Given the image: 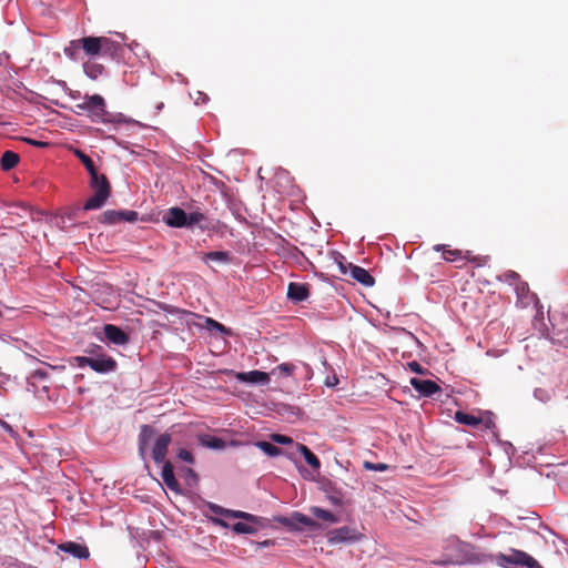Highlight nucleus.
<instances>
[{
  "label": "nucleus",
  "instance_id": "obj_10",
  "mask_svg": "<svg viewBox=\"0 0 568 568\" xmlns=\"http://www.w3.org/2000/svg\"><path fill=\"white\" fill-rule=\"evenodd\" d=\"M164 222L171 227H187L186 212L181 207H171L163 217Z\"/></svg>",
  "mask_w": 568,
  "mask_h": 568
},
{
  "label": "nucleus",
  "instance_id": "obj_22",
  "mask_svg": "<svg viewBox=\"0 0 568 568\" xmlns=\"http://www.w3.org/2000/svg\"><path fill=\"white\" fill-rule=\"evenodd\" d=\"M19 155L13 151H6L1 156V169L3 171H10L19 163Z\"/></svg>",
  "mask_w": 568,
  "mask_h": 568
},
{
  "label": "nucleus",
  "instance_id": "obj_24",
  "mask_svg": "<svg viewBox=\"0 0 568 568\" xmlns=\"http://www.w3.org/2000/svg\"><path fill=\"white\" fill-rule=\"evenodd\" d=\"M298 450L304 456L306 463L315 470H318L321 467L320 459L312 453V450L305 445L300 444Z\"/></svg>",
  "mask_w": 568,
  "mask_h": 568
},
{
  "label": "nucleus",
  "instance_id": "obj_16",
  "mask_svg": "<svg viewBox=\"0 0 568 568\" xmlns=\"http://www.w3.org/2000/svg\"><path fill=\"white\" fill-rule=\"evenodd\" d=\"M60 548L64 552H69L79 559H87L90 556L88 547L77 542H65L61 545Z\"/></svg>",
  "mask_w": 568,
  "mask_h": 568
},
{
  "label": "nucleus",
  "instance_id": "obj_21",
  "mask_svg": "<svg viewBox=\"0 0 568 568\" xmlns=\"http://www.w3.org/2000/svg\"><path fill=\"white\" fill-rule=\"evenodd\" d=\"M202 260L204 262L215 261L222 264H226L231 261V254L226 251H212L204 253Z\"/></svg>",
  "mask_w": 568,
  "mask_h": 568
},
{
  "label": "nucleus",
  "instance_id": "obj_14",
  "mask_svg": "<svg viewBox=\"0 0 568 568\" xmlns=\"http://www.w3.org/2000/svg\"><path fill=\"white\" fill-rule=\"evenodd\" d=\"M190 212L186 213L187 216V227L191 229L193 226H199L202 231H206L210 229L207 216L201 212L199 209L192 210L189 207Z\"/></svg>",
  "mask_w": 568,
  "mask_h": 568
},
{
  "label": "nucleus",
  "instance_id": "obj_29",
  "mask_svg": "<svg viewBox=\"0 0 568 568\" xmlns=\"http://www.w3.org/2000/svg\"><path fill=\"white\" fill-rule=\"evenodd\" d=\"M436 251H443V257L445 261L452 262L462 256V251L459 250H445V245L437 244L434 246Z\"/></svg>",
  "mask_w": 568,
  "mask_h": 568
},
{
  "label": "nucleus",
  "instance_id": "obj_15",
  "mask_svg": "<svg viewBox=\"0 0 568 568\" xmlns=\"http://www.w3.org/2000/svg\"><path fill=\"white\" fill-rule=\"evenodd\" d=\"M237 379L252 384H267L270 382V374L261 371H251L237 374Z\"/></svg>",
  "mask_w": 568,
  "mask_h": 568
},
{
  "label": "nucleus",
  "instance_id": "obj_23",
  "mask_svg": "<svg viewBox=\"0 0 568 568\" xmlns=\"http://www.w3.org/2000/svg\"><path fill=\"white\" fill-rule=\"evenodd\" d=\"M296 366L292 363H282L271 371V375L277 377H288L294 374Z\"/></svg>",
  "mask_w": 568,
  "mask_h": 568
},
{
  "label": "nucleus",
  "instance_id": "obj_11",
  "mask_svg": "<svg viewBox=\"0 0 568 568\" xmlns=\"http://www.w3.org/2000/svg\"><path fill=\"white\" fill-rule=\"evenodd\" d=\"M105 338L114 345H125L129 343V335L119 326L106 324L103 327Z\"/></svg>",
  "mask_w": 568,
  "mask_h": 568
},
{
  "label": "nucleus",
  "instance_id": "obj_2",
  "mask_svg": "<svg viewBox=\"0 0 568 568\" xmlns=\"http://www.w3.org/2000/svg\"><path fill=\"white\" fill-rule=\"evenodd\" d=\"M90 187L93 190L91 195L83 205V210L91 211L101 209L111 196V184L105 174L98 172L97 179L90 178Z\"/></svg>",
  "mask_w": 568,
  "mask_h": 568
},
{
  "label": "nucleus",
  "instance_id": "obj_7",
  "mask_svg": "<svg viewBox=\"0 0 568 568\" xmlns=\"http://www.w3.org/2000/svg\"><path fill=\"white\" fill-rule=\"evenodd\" d=\"M139 217V214L136 211H129V210H108L103 212L99 221L103 224L114 225L121 222H136Z\"/></svg>",
  "mask_w": 568,
  "mask_h": 568
},
{
  "label": "nucleus",
  "instance_id": "obj_47",
  "mask_svg": "<svg viewBox=\"0 0 568 568\" xmlns=\"http://www.w3.org/2000/svg\"><path fill=\"white\" fill-rule=\"evenodd\" d=\"M329 499L335 505H341V503H342L339 498L334 497V496H331Z\"/></svg>",
  "mask_w": 568,
  "mask_h": 568
},
{
  "label": "nucleus",
  "instance_id": "obj_45",
  "mask_svg": "<svg viewBox=\"0 0 568 568\" xmlns=\"http://www.w3.org/2000/svg\"><path fill=\"white\" fill-rule=\"evenodd\" d=\"M212 521L215 524V525H219V526H222L224 528H227L229 527V524L226 521H224L223 519L221 518H212Z\"/></svg>",
  "mask_w": 568,
  "mask_h": 568
},
{
  "label": "nucleus",
  "instance_id": "obj_20",
  "mask_svg": "<svg viewBox=\"0 0 568 568\" xmlns=\"http://www.w3.org/2000/svg\"><path fill=\"white\" fill-rule=\"evenodd\" d=\"M199 443L207 448L212 449H222L225 447V443L223 439L211 436V435H200L199 436Z\"/></svg>",
  "mask_w": 568,
  "mask_h": 568
},
{
  "label": "nucleus",
  "instance_id": "obj_32",
  "mask_svg": "<svg viewBox=\"0 0 568 568\" xmlns=\"http://www.w3.org/2000/svg\"><path fill=\"white\" fill-rule=\"evenodd\" d=\"M205 327L210 331H217L221 333L227 332V328L223 324L219 323L217 321H215L211 317L205 318Z\"/></svg>",
  "mask_w": 568,
  "mask_h": 568
},
{
  "label": "nucleus",
  "instance_id": "obj_39",
  "mask_svg": "<svg viewBox=\"0 0 568 568\" xmlns=\"http://www.w3.org/2000/svg\"><path fill=\"white\" fill-rule=\"evenodd\" d=\"M209 508L211 509V511H213L214 514L216 515H221V516H224L226 517V513H227V509L226 508H223L216 504H212L210 503L209 504Z\"/></svg>",
  "mask_w": 568,
  "mask_h": 568
},
{
  "label": "nucleus",
  "instance_id": "obj_4",
  "mask_svg": "<svg viewBox=\"0 0 568 568\" xmlns=\"http://www.w3.org/2000/svg\"><path fill=\"white\" fill-rule=\"evenodd\" d=\"M496 562L503 568H516L518 566L527 568H540L538 561L523 550L510 549V554H498Z\"/></svg>",
  "mask_w": 568,
  "mask_h": 568
},
{
  "label": "nucleus",
  "instance_id": "obj_46",
  "mask_svg": "<svg viewBox=\"0 0 568 568\" xmlns=\"http://www.w3.org/2000/svg\"><path fill=\"white\" fill-rule=\"evenodd\" d=\"M34 376L40 377V378H45L48 376V374L42 369H37L34 372Z\"/></svg>",
  "mask_w": 568,
  "mask_h": 568
},
{
  "label": "nucleus",
  "instance_id": "obj_36",
  "mask_svg": "<svg viewBox=\"0 0 568 568\" xmlns=\"http://www.w3.org/2000/svg\"><path fill=\"white\" fill-rule=\"evenodd\" d=\"M178 457L187 464L194 463L193 455L187 449H184V448L179 449Z\"/></svg>",
  "mask_w": 568,
  "mask_h": 568
},
{
  "label": "nucleus",
  "instance_id": "obj_35",
  "mask_svg": "<svg viewBox=\"0 0 568 568\" xmlns=\"http://www.w3.org/2000/svg\"><path fill=\"white\" fill-rule=\"evenodd\" d=\"M408 368L410 372L413 373H416V374H422V375H425V374H428V369L424 368L418 362L416 361H413V362H409L408 364Z\"/></svg>",
  "mask_w": 568,
  "mask_h": 568
},
{
  "label": "nucleus",
  "instance_id": "obj_30",
  "mask_svg": "<svg viewBox=\"0 0 568 568\" xmlns=\"http://www.w3.org/2000/svg\"><path fill=\"white\" fill-rule=\"evenodd\" d=\"M256 446L271 457L278 456L282 453L281 448L268 442H258Z\"/></svg>",
  "mask_w": 568,
  "mask_h": 568
},
{
  "label": "nucleus",
  "instance_id": "obj_40",
  "mask_svg": "<svg viewBox=\"0 0 568 568\" xmlns=\"http://www.w3.org/2000/svg\"><path fill=\"white\" fill-rule=\"evenodd\" d=\"M159 307L168 313H171V314H179V313H182L181 310H179L178 307H174V306H171V305H168V304H164V303H158Z\"/></svg>",
  "mask_w": 568,
  "mask_h": 568
},
{
  "label": "nucleus",
  "instance_id": "obj_49",
  "mask_svg": "<svg viewBox=\"0 0 568 568\" xmlns=\"http://www.w3.org/2000/svg\"><path fill=\"white\" fill-rule=\"evenodd\" d=\"M187 471L192 475H194V471L192 469H187Z\"/></svg>",
  "mask_w": 568,
  "mask_h": 568
},
{
  "label": "nucleus",
  "instance_id": "obj_6",
  "mask_svg": "<svg viewBox=\"0 0 568 568\" xmlns=\"http://www.w3.org/2000/svg\"><path fill=\"white\" fill-rule=\"evenodd\" d=\"M74 359L79 367L89 366L100 374L114 372L118 366L116 361L113 357L104 354L97 357L77 356Z\"/></svg>",
  "mask_w": 568,
  "mask_h": 568
},
{
  "label": "nucleus",
  "instance_id": "obj_37",
  "mask_svg": "<svg viewBox=\"0 0 568 568\" xmlns=\"http://www.w3.org/2000/svg\"><path fill=\"white\" fill-rule=\"evenodd\" d=\"M528 290V284L521 280L515 284V291L519 297L525 296Z\"/></svg>",
  "mask_w": 568,
  "mask_h": 568
},
{
  "label": "nucleus",
  "instance_id": "obj_31",
  "mask_svg": "<svg viewBox=\"0 0 568 568\" xmlns=\"http://www.w3.org/2000/svg\"><path fill=\"white\" fill-rule=\"evenodd\" d=\"M292 520L295 521L296 524H300L305 527H311V528L317 527L316 521H314L312 518H310L306 515H303L301 513H294L292 516Z\"/></svg>",
  "mask_w": 568,
  "mask_h": 568
},
{
  "label": "nucleus",
  "instance_id": "obj_41",
  "mask_svg": "<svg viewBox=\"0 0 568 568\" xmlns=\"http://www.w3.org/2000/svg\"><path fill=\"white\" fill-rule=\"evenodd\" d=\"M102 67L101 65H93L92 70H89L88 67H85V72L90 78L95 79L98 77V73H101Z\"/></svg>",
  "mask_w": 568,
  "mask_h": 568
},
{
  "label": "nucleus",
  "instance_id": "obj_13",
  "mask_svg": "<svg viewBox=\"0 0 568 568\" xmlns=\"http://www.w3.org/2000/svg\"><path fill=\"white\" fill-rule=\"evenodd\" d=\"M310 295L307 284L292 282L287 287V297L293 302H303Z\"/></svg>",
  "mask_w": 568,
  "mask_h": 568
},
{
  "label": "nucleus",
  "instance_id": "obj_34",
  "mask_svg": "<svg viewBox=\"0 0 568 568\" xmlns=\"http://www.w3.org/2000/svg\"><path fill=\"white\" fill-rule=\"evenodd\" d=\"M503 277L506 282H508L510 285H515L517 282L520 281V276L515 271H507L503 274Z\"/></svg>",
  "mask_w": 568,
  "mask_h": 568
},
{
  "label": "nucleus",
  "instance_id": "obj_19",
  "mask_svg": "<svg viewBox=\"0 0 568 568\" xmlns=\"http://www.w3.org/2000/svg\"><path fill=\"white\" fill-rule=\"evenodd\" d=\"M74 154L81 161V163L84 165L90 178H93L95 180L97 173L99 171H98L94 162L92 161V159L90 156H88L84 152H82L81 150H75Z\"/></svg>",
  "mask_w": 568,
  "mask_h": 568
},
{
  "label": "nucleus",
  "instance_id": "obj_25",
  "mask_svg": "<svg viewBox=\"0 0 568 568\" xmlns=\"http://www.w3.org/2000/svg\"><path fill=\"white\" fill-rule=\"evenodd\" d=\"M455 420L463 425L477 426L481 423L479 417L458 410L455 413Z\"/></svg>",
  "mask_w": 568,
  "mask_h": 568
},
{
  "label": "nucleus",
  "instance_id": "obj_1",
  "mask_svg": "<svg viewBox=\"0 0 568 568\" xmlns=\"http://www.w3.org/2000/svg\"><path fill=\"white\" fill-rule=\"evenodd\" d=\"M78 49H82L88 57L113 55L118 51L119 44L106 37H84L71 41L65 53L72 57L73 51Z\"/></svg>",
  "mask_w": 568,
  "mask_h": 568
},
{
  "label": "nucleus",
  "instance_id": "obj_8",
  "mask_svg": "<svg viewBox=\"0 0 568 568\" xmlns=\"http://www.w3.org/2000/svg\"><path fill=\"white\" fill-rule=\"evenodd\" d=\"M413 388L424 397H432L442 390L440 386L430 379H420L417 377L410 378Z\"/></svg>",
  "mask_w": 568,
  "mask_h": 568
},
{
  "label": "nucleus",
  "instance_id": "obj_48",
  "mask_svg": "<svg viewBox=\"0 0 568 568\" xmlns=\"http://www.w3.org/2000/svg\"><path fill=\"white\" fill-rule=\"evenodd\" d=\"M2 426H3L6 429L11 430V427H10L7 423L2 422Z\"/></svg>",
  "mask_w": 568,
  "mask_h": 568
},
{
  "label": "nucleus",
  "instance_id": "obj_3",
  "mask_svg": "<svg viewBox=\"0 0 568 568\" xmlns=\"http://www.w3.org/2000/svg\"><path fill=\"white\" fill-rule=\"evenodd\" d=\"M75 113L88 111L92 121L109 122L110 113L106 111V105L103 97L100 94L85 95L84 102L75 104Z\"/></svg>",
  "mask_w": 568,
  "mask_h": 568
},
{
  "label": "nucleus",
  "instance_id": "obj_18",
  "mask_svg": "<svg viewBox=\"0 0 568 568\" xmlns=\"http://www.w3.org/2000/svg\"><path fill=\"white\" fill-rule=\"evenodd\" d=\"M155 435L154 428L149 425H142L139 434V453L142 457L145 455L150 439Z\"/></svg>",
  "mask_w": 568,
  "mask_h": 568
},
{
  "label": "nucleus",
  "instance_id": "obj_12",
  "mask_svg": "<svg viewBox=\"0 0 568 568\" xmlns=\"http://www.w3.org/2000/svg\"><path fill=\"white\" fill-rule=\"evenodd\" d=\"M162 479L163 483L166 485L169 489H171L174 493H181V486L178 481V479L174 476L173 465L169 460L163 462V468H162Z\"/></svg>",
  "mask_w": 568,
  "mask_h": 568
},
{
  "label": "nucleus",
  "instance_id": "obj_44",
  "mask_svg": "<svg viewBox=\"0 0 568 568\" xmlns=\"http://www.w3.org/2000/svg\"><path fill=\"white\" fill-rule=\"evenodd\" d=\"M277 521L286 527L295 528V525H293L292 520L287 517H280L277 518Z\"/></svg>",
  "mask_w": 568,
  "mask_h": 568
},
{
  "label": "nucleus",
  "instance_id": "obj_38",
  "mask_svg": "<svg viewBox=\"0 0 568 568\" xmlns=\"http://www.w3.org/2000/svg\"><path fill=\"white\" fill-rule=\"evenodd\" d=\"M272 439L273 442L283 445L291 444L293 442L291 437L281 434H273Z\"/></svg>",
  "mask_w": 568,
  "mask_h": 568
},
{
  "label": "nucleus",
  "instance_id": "obj_43",
  "mask_svg": "<svg viewBox=\"0 0 568 568\" xmlns=\"http://www.w3.org/2000/svg\"><path fill=\"white\" fill-rule=\"evenodd\" d=\"M82 211H84V210H83V207H82V209H73V210H70V211L65 214V216H67L69 220H74V219H77V217H78L79 213H81Z\"/></svg>",
  "mask_w": 568,
  "mask_h": 568
},
{
  "label": "nucleus",
  "instance_id": "obj_26",
  "mask_svg": "<svg viewBox=\"0 0 568 568\" xmlns=\"http://www.w3.org/2000/svg\"><path fill=\"white\" fill-rule=\"evenodd\" d=\"M226 517L227 518L244 519V520H246L248 523H253V524H260V521H261L260 517H257L255 515H252L250 513L242 511V510H231V509H227Z\"/></svg>",
  "mask_w": 568,
  "mask_h": 568
},
{
  "label": "nucleus",
  "instance_id": "obj_5",
  "mask_svg": "<svg viewBox=\"0 0 568 568\" xmlns=\"http://www.w3.org/2000/svg\"><path fill=\"white\" fill-rule=\"evenodd\" d=\"M335 261L342 275L349 273L353 280L365 287H371L375 284V278L365 268L346 262L345 257L342 255H339Z\"/></svg>",
  "mask_w": 568,
  "mask_h": 568
},
{
  "label": "nucleus",
  "instance_id": "obj_28",
  "mask_svg": "<svg viewBox=\"0 0 568 568\" xmlns=\"http://www.w3.org/2000/svg\"><path fill=\"white\" fill-rule=\"evenodd\" d=\"M257 524H253V523H242V521H239L236 524L233 525L232 529L234 532L236 534H255L257 531Z\"/></svg>",
  "mask_w": 568,
  "mask_h": 568
},
{
  "label": "nucleus",
  "instance_id": "obj_42",
  "mask_svg": "<svg viewBox=\"0 0 568 568\" xmlns=\"http://www.w3.org/2000/svg\"><path fill=\"white\" fill-rule=\"evenodd\" d=\"M24 142L31 144V145H34V146H38V148H44L48 145L47 142H42V141H37V140H33V139H30V138H23L22 139Z\"/></svg>",
  "mask_w": 568,
  "mask_h": 568
},
{
  "label": "nucleus",
  "instance_id": "obj_27",
  "mask_svg": "<svg viewBox=\"0 0 568 568\" xmlns=\"http://www.w3.org/2000/svg\"><path fill=\"white\" fill-rule=\"evenodd\" d=\"M311 513L318 519H322L324 521L328 523H336L338 518L331 511L323 509L321 507H312Z\"/></svg>",
  "mask_w": 568,
  "mask_h": 568
},
{
  "label": "nucleus",
  "instance_id": "obj_33",
  "mask_svg": "<svg viewBox=\"0 0 568 568\" xmlns=\"http://www.w3.org/2000/svg\"><path fill=\"white\" fill-rule=\"evenodd\" d=\"M363 467L366 469V470H372V471H385L389 468V466L387 464H384V463H372V462H368V460H365L363 463Z\"/></svg>",
  "mask_w": 568,
  "mask_h": 568
},
{
  "label": "nucleus",
  "instance_id": "obj_9",
  "mask_svg": "<svg viewBox=\"0 0 568 568\" xmlns=\"http://www.w3.org/2000/svg\"><path fill=\"white\" fill-rule=\"evenodd\" d=\"M172 442V437L169 433L161 434L152 448V458L154 463L161 464L164 462L168 448Z\"/></svg>",
  "mask_w": 568,
  "mask_h": 568
},
{
  "label": "nucleus",
  "instance_id": "obj_17",
  "mask_svg": "<svg viewBox=\"0 0 568 568\" xmlns=\"http://www.w3.org/2000/svg\"><path fill=\"white\" fill-rule=\"evenodd\" d=\"M355 538V531L348 527H341L329 532V541L332 542L352 541Z\"/></svg>",
  "mask_w": 568,
  "mask_h": 568
}]
</instances>
